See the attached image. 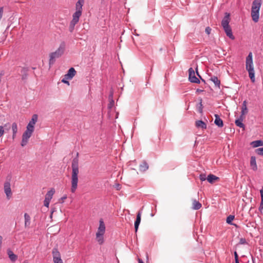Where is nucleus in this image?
Wrapping results in <instances>:
<instances>
[{
	"label": "nucleus",
	"mask_w": 263,
	"mask_h": 263,
	"mask_svg": "<svg viewBox=\"0 0 263 263\" xmlns=\"http://www.w3.org/2000/svg\"><path fill=\"white\" fill-rule=\"evenodd\" d=\"M246 243H247V241L245 238H241L240 239L239 244L244 245Z\"/></svg>",
	"instance_id": "42"
},
{
	"label": "nucleus",
	"mask_w": 263,
	"mask_h": 263,
	"mask_svg": "<svg viewBox=\"0 0 263 263\" xmlns=\"http://www.w3.org/2000/svg\"><path fill=\"white\" fill-rule=\"evenodd\" d=\"M25 217V227H27L30 225V216L27 214H24Z\"/></svg>",
	"instance_id": "29"
},
{
	"label": "nucleus",
	"mask_w": 263,
	"mask_h": 263,
	"mask_svg": "<svg viewBox=\"0 0 263 263\" xmlns=\"http://www.w3.org/2000/svg\"><path fill=\"white\" fill-rule=\"evenodd\" d=\"M104 234L97 233L96 234V239L100 245L103 244L104 242L103 238Z\"/></svg>",
	"instance_id": "24"
},
{
	"label": "nucleus",
	"mask_w": 263,
	"mask_h": 263,
	"mask_svg": "<svg viewBox=\"0 0 263 263\" xmlns=\"http://www.w3.org/2000/svg\"><path fill=\"white\" fill-rule=\"evenodd\" d=\"M215 120L214 121L215 124L219 127H222L223 126V121L220 118L218 115H215Z\"/></svg>",
	"instance_id": "19"
},
{
	"label": "nucleus",
	"mask_w": 263,
	"mask_h": 263,
	"mask_svg": "<svg viewBox=\"0 0 263 263\" xmlns=\"http://www.w3.org/2000/svg\"><path fill=\"white\" fill-rule=\"evenodd\" d=\"M246 68L249 72V76L252 82L254 83L255 81V72L253 65L252 53L250 52L246 58Z\"/></svg>",
	"instance_id": "2"
},
{
	"label": "nucleus",
	"mask_w": 263,
	"mask_h": 263,
	"mask_svg": "<svg viewBox=\"0 0 263 263\" xmlns=\"http://www.w3.org/2000/svg\"><path fill=\"white\" fill-rule=\"evenodd\" d=\"M65 49V44L63 42L61 43L58 49L55 51L50 54V59L49 64L50 65L54 63L55 59L60 57L64 52Z\"/></svg>",
	"instance_id": "3"
},
{
	"label": "nucleus",
	"mask_w": 263,
	"mask_h": 263,
	"mask_svg": "<svg viewBox=\"0 0 263 263\" xmlns=\"http://www.w3.org/2000/svg\"><path fill=\"white\" fill-rule=\"evenodd\" d=\"M199 179L202 181H205L206 179L207 180L205 174H201L199 176Z\"/></svg>",
	"instance_id": "37"
},
{
	"label": "nucleus",
	"mask_w": 263,
	"mask_h": 263,
	"mask_svg": "<svg viewBox=\"0 0 263 263\" xmlns=\"http://www.w3.org/2000/svg\"><path fill=\"white\" fill-rule=\"evenodd\" d=\"M202 206L201 204L196 199L193 200V209L196 210L200 209Z\"/></svg>",
	"instance_id": "28"
},
{
	"label": "nucleus",
	"mask_w": 263,
	"mask_h": 263,
	"mask_svg": "<svg viewBox=\"0 0 263 263\" xmlns=\"http://www.w3.org/2000/svg\"><path fill=\"white\" fill-rule=\"evenodd\" d=\"M53 261L54 263H63V261L61 259V257H53Z\"/></svg>",
	"instance_id": "36"
},
{
	"label": "nucleus",
	"mask_w": 263,
	"mask_h": 263,
	"mask_svg": "<svg viewBox=\"0 0 263 263\" xmlns=\"http://www.w3.org/2000/svg\"><path fill=\"white\" fill-rule=\"evenodd\" d=\"M76 74V71L74 69V68H70L68 71V73L65 74V78L66 79H71Z\"/></svg>",
	"instance_id": "13"
},
{
	"label": "nucleus",
	"mask_w": 263,
	"mask_h": 263,
	"mask_svg": "<svg viewBox=\"0 0 263 263\" xmlns=\"http://www.w3.org/2000/svg\"><path fill=\"white\" fill-rule=\"evenodd\" d=\"M148 168V165L146 161H143L140 165V169L142 171H145Z\"/></svg>",
	"instance_id": "33"
},
{
	"label": "nucleus",
	"mask_w": 263,
	"mask_h": 263,
	"mask_svg": "<svg viewBox=\"0 0 263 263\" xmlns=\"http://www.w3.org/2000/svg\"><path fill=\"white\" fill-rule=\"evenodd\" d=\"M84 4V0H78L76 4V11L73 14V16L79 18L82 13V7Z\"/></svg>",
	"instance_id": "4"
},
{
	"label": "nucleus",
	"mask_w": 263,
	"mask_h": 263,
	"mask_svg": "<svg viewBox=\"0 0 263 263\" xmlns=\"http://www.w3.org/2000/svg\"><path fill=\"white\" fill-rule=\"evenodd\" d=\"M235 263H239V260L235 261ZM250 263H254V261H253V257L252 258V260L250 261Z\"/></svg>",
	"instance_id": "53"
},
{
	"label": "nucleus",
	"mask_w": 263,
	"mask_h": 263,
	"mask_svg": "<svg viewBox=\"0 0 263 263\" xmlns=\"http://www.w3.org/2000/svg\"><path fill=\"white\" fill-rule=\"evenodd\" d=\"M38 116L36 114H34L32 116L31 120L27 126V128L33 130L34 129V125L37 121Z\"/></svg>",
	"instance_id": "7"
},
{
	"label": "nucleus",
	"mask_w": 263,
	"mask_h": 263,
	"mask_svg": "<svg viewBox=\"0 0 263 263\" xmlns=\"http://www.w3.org/2000/svg\"><path fill=\"white\" fill-rule=\"evenodd\" d=\"M202 99H200V102H199L200 106H199V107L198 108V111L200 113H201V114L202 113V109H203V106H202Z\"/></svg>",
	"instance_id": "38"
},
{
	"label": "nucleus",
	"mask_w": 263,
	"mask_h": 263,
	"mask_svg": "<svg viewBox=\"0 0 263 263\" xmlns=\"http://www.w3.org/2000/svg\"><path fill=\"white\" fill-rule=\"evenodd\" d=\"M251 145L253 147H257L260 146H263V141L259 140L252 142Z\"/></svg>",
	"instance_id": "25"
},
{
	"label": "nucleus",
	"mask_w": 263,
	"mask_h": 263,
	"mask_svg": "<svg viewBox=\"0 0 263 263\" xmlns=\"http://www.w3.org/2000/svg\"><path fill=\"white\" fill-rule=\"evenodd\" d=\"M195 125L198 128L202 129H206V124L202 120H197L195 122Z\"/></svg>",
	"instance_id": "17"
},
{
	"label": "nucleus",
	"mask_w": 263,
	"mask_h": 263,
	"mask_svg": "<svg viewBox=\"0 0 263 263\" xmlns=\"http://www.w3.org/2000/svg\"><path fill=\"white\" fill-rule=\"evenodd\" d=\"M7 254L9 256V258L12 262H14L17 260V256L14 254L12 251H11L10 249L7 250Z\"/></svg>",
	"instance_id": "18"
},
{
	"label": "nucleus",
	"mask_w": 263,
	"mask_h": 263,
	"mask_svg": "<svg viewBox=\"0 0 263 263\" xmlns=\"http://www.w3.org/2000/svg\"><path fill=\"white\" fill-rule=\"evenodd\" d=\"M4 12V9L3 7H0V19L2 17Z\"/></svg>",
	"instance_id": "49"
},
{
	"label": "nucleus",
	"mask_w": 263,
	"mask_h": 263,
	"mask_svg": "<svg viewBox=\"0 0 263 263\" xmlns=\"http://www.w3.org/2000/svg\"><path fill=\"white\" fill-rule=\"evenodd\" d=\"M231 21L230 13L226 12L224 13V16L221 21L222 27L229 26V23Z\"/></svg>",
	"instance_id": "8"
},
{
	"label": "nucleus",
	"mask_w": 263,
	"mask_h": 263,
	"mask_svg": "<svg viewBox=\"0 0 263 263\" xmlns=\"http://www.w3.org/2000/svg\"><path fill=\"white\" fill-rule=\"evenodd\" d=\"M55 193V190L54 189H51L50 191H49L45 195V198L49 199L51 200L52 198L53 194Z\"/></svg>",
	"instance_id": "26"
},
{
	"label": "nucleus",
	"mask_w": 263,
	"mask_h": 263,
	"mask_svg": "<svg viewBox=\"0 0 263 263\" xmlns=\"http://www.w3.org/2000/svg\"><path fill=\"white\" fill-rule=\"evenodd\" d=\"M189 81L192 83H194L196 84H199L200 81L198 78H197L195 74V71L192 68H190L189 69Z\"/></svg>",
	"instance_id": "6"
},
{
	"label": "nucleus",
	"mask_w": 263,
	"mask_h": 263,
	"mask_svg": "<svg viewBox=\"0 0 263 263\" xmlns=\"http://www.w3.org/2000/svg\"><path fill=\"white\" fill-rule=\"evenodd\" d=\"M205 31L208 34H210L211 31V28L210 27H207L205 28Z\"/></svg>",
	"instance_id": "45"
},
{
	"label": "nucleus",
	"mask_w": 263,
	"mask_h": 263,
	"mask_svg": "<svg viewBox=\"0 0 263 263\" xmlns=\"http://www.w3.org/2000/svg\"><path fill=\"white\" fill-rule=\"evenodd\" d=\"M68 79H66L65 78V75L64 76V78H63L62 80V82L65 83V84H67L68 85H69V82L67 81Z\"/></svg>",
	"instance_id": "46"
},
{
	"label": "nucleus",
	"mask_w": 263,
	"mask_h": 263,
	"mask_svg": "<svg viewBox=\"0 0 263 263\" xmlns=\"http://www.w3.org/2000/svg\"><path fill=\"white\" fill-rule=\"evenodd\" d=\"M255 152L257 155L263 156V147L256 148Z\"/></svg>",
	"instance_id": "35"
},
{
	"label": "nucleus",
	"mask_w": 263,
	"mask_h": 263,
	"mask_svg": "<svg viewBox=\"0 0 263 263\" xmlns=\"http://www.w3.org/2000/svg\"><path fill=\"white\" fill-rule=\"evenodd\" d=\"M53 258L61 257V254L57 248H53L52 251Z\"/></svg>",
	"instance_id": "32"
},
{
	"label": "nucleus",
	"mask_w": 263,
	"mask_h": 263,
	"mask_svg": "<svg viewBox=\"0 0 263 263\" xmlns=\"http://www.w3.org/2000/svg\"><path fill=\"white\" fill-rule=\"evenodd\" d=\"M260 196H261V201H263V187L260 190Z\"/></svg>",
	"instance_id": "51"
},
{
	"label": "nucleus",
	"mask_w": 263,
	"mask_h": 263,
	"mask_svg": "<svg viewBox=\"0 0 263 263\" xmlns=\"http://www.w3.org/2000/svg\"><path fill=\"white\" fill-rule=\"evenodd\" d=\"M243 117H242V116H240L238 119L235 120V123L237 126H238L240 128H244L245 125L242 122L243 121Z\"/></svg>",
	"instance_id": "22"
},
{
	"label": "nucleus",
	"mask_w": 263,
	"mask_h": 263,
	"mask_svg": "<svg viewBox=\"0 0 263 263\" xmlns=\"http://www.w3.org/2000/svg\"><path fill=\"white\" fill-rule=\"evenodd\" d=\"M141 214L140 211H139L137 214L136 219L135 221V229L136 232L138 231V227L141 221Z\"/></svg>",
	"instance_id": "16"
},
{
	"label": "nucleus",
	"mask_w": 263,
	"mask_h": 263,
	"mask_svg": "<svg viewBox=\"0 0 263 263\" xmlns=\"http://www.w3.org/2000/svg\"><path fill=\"white\" fill-rule=\"evenodd\" d=\"M67 198V196L66 195H65L63 197H62V198H61L59 200V202L60 203H63L64 200Z\"/></svg>",
	"instance_id": "47"
},
{
	"label": "nucleus",
	"mask_w": 263,
	"mask_h": 263,
	"mask_svg": "<svg viewBox=\"0 0 263 263\" xmlns=\"http://www.w3.org/2000/svg\"><path fill=\"white\" fill-rule=\"evenodd\" d=\"M210 80L212 81L215 85L216 86L220 88V81L216 76L211 77Z\"/></svg>",
	"instance_id": "23"
},
{
	"label": "nucleus",
	"mask_w": 263,
	"mask_h": 263,
	"mask_svg": "<svg viewBox=\"0 0 263 263\" xmlns=\"http://www.w3.org/2000/svg\"><path fill=\"white\" fill-rule=\"evenodd\" d=\"M109 103L108 104V108L111 109L114 105V101L113 99L109 100Z\"/></svg>",
	"instance_id": "39"
},
{
	"label": "nucleus",
	"mask_w": 263,
	"mask_h": 263,
	"mask_svg": "<svg viewBox=\"0 0 263 263\" xmlns=\"http://www.w3.org/2000/svg\"><path fill=\"white\" fill-rule=\"evenodd\" d=\"M4 191L6 196L9 199L12 196V192L10 187V183L9 182H6L4 183Z\"/></svg>",
	"instance_id": "9"
},
{
	"label": "nucleus",
	"mask_w": 263,
	"mask_h": 263,
	"mask_svg": "<svg viewBox=\"0 0 263 263\" xmlns=\"http://www.w3.org/2000/svg\"><path fill=\"white\" fill-rule=\"evenodd\" d=\"M250 166L254 171L257 170V166L256 162V158L255 156H251L250 159Z\"/></svg>",
	"instance_id": "20"
},
{
	"label": "nucleus",
	"mask_w": 263,
	"mask_h": 263,
	"mask_svg": "<svg viewBox=\"0 0 263 263\" xmlns=\"http://www.w3.org/2000/svg\"><path fill=\"white\" fill-rule=\"evenodd\" d=\"M138 262H139V263H144L143 261V260L141 259H140V258H138Z\"/></svg>",
	"instance_id": "54"
},
{
	"label": "nucleus",
	"mask_w": 263,
	"mask_h": 263,
	"mask_svg": "<svg viewBox=\"0 0 263 263\" xmlns=\"http://www.w3.org/2000/svg\"><path fill=\"white\" fill-rule=\"evenodd\" d=\"M12 130L13 132L12 138L14 139L17 132V125L15 122L13 123L12 124Z\"/></svg>",
	"instance_id": "27"
},
{
	"label": "nucleus",
	"mask_w": 263,
	"mask_h": 263,
	"mask_svg": "<svg viewBox=\"0 0 263 263\" xmlns=\"http://www.w3.org/2000/svg\"><path fill=\"white\" fill-rule=\"evenodd\" d=\"M28 71V69L27 68L24 67L22 69V72L23 73L22 76V79L23 80H26L27 78L28 77V73L27 72Z\"/></svg>",
	"instance_id": "31"
},
{
	"label": "nucleus",
	"mask_w": 263,
	"mask_h": 263,
	"mask_svg": "<svg viewBox=\"0 0 263 263\" xmlns=\"http://www.w3.org/2000/svg\"><path fill=\"white\" fill-rule=\"evenodd\" d=\"M50 200H49V199L45 198V200L44 201V206L48 208L49 206V204Z\"/></svg>",
	"instance_id": "40"
},
{
	"label": "nucleus",
	"mask_w": 263,
	"mask_h": 263,
	"mask_svg": "<svg viewBox=\"0 0 263 263\" xmlns=\"http://www.w3.org/2000/svg\"><path fill=\"white\" fill-rule=\"evenodd\" d=\"M222 27L227 35L231 40H234L235 36L233 34L232 29L230 26Z\"/></svg>",
	"instance_id": "10"
},
{
	"label": "nucleus",
	"mask_w": 263,
	"mask_h": 263,
	"mask_svg": "<svg viewBox=\"0 0 263 263\" xmlns=\"http://www.w3.org/2000/svg\"><path fill=\"white\" fill-rule=\"evenodd\" d=\"M262 210H263V201H261V202L260 203L259 207V210L260 212H261Z\"/></svg>",
	"instance_id": "50"
},
{
	"label": "nucleus",
	"mask_w": 263,
	"mask_h": 263,
	"mask_svg": "<svg viewBox=\"0 0 263 263\" xmlns=\"http://www.w3.org/2000/svg\"><path fill=\"white\" fill-rule=\"evenodd\" d=\"M196 73H197V75L198 76V77H199V78L201 80V81H202V82H204V83H205V80H204V79H203L202 78V77L199 75V73H198V68H197V67H196Z\"/></svg>",
	"instance_id": "44"
},
{
	"label": "nucleus",
	"mask_w": 263,
	"mask_h": 263,
	"mask_svg": "<svg viewBox=\"0 0 263 263\" xmlns=\"http://www.w3.org/2000/svg\"><path fill=\"white\" fill-rule=\"evenodd\" d=\"M248 112V109L247 107V102L244 101L242 103L241 115L240 116H243L245 114Z\"/></svg>",
	"instance_id": "30"
},
{
	"label": "nucleus",
	"mask_w": 263,
	"mask_h": 263,
	"mask_svg": "<svg viewBox=\"0 0 263 263\" xmlns=\"http://www.w3.org/2000/svg\"><path fill=\"white\" fill-rule=\"evenodd\" d=\"M234 218H235L234 215H229V216H228V217L227 218V220H226L228 224H233L232 222L234 219ZM233 225L237 226L236 224H233Z\"/></svg>",
	"instance_id": "34"
},
{
	"label": "nucleus",
	"mask_w": 263,
	"mask_h": 263,
	"mask_svg": "<svg viewBox=\"0 0 263 263\" xmlns=\"http://www.w3.org/2000/svg\"><path fill=\"white\" fill-rule=\"evenodd\" d=\"M79 18L76 17L72 16V20L70 23L69 30L70 32H72L74 28L75 25L78 23Z\"/></svg>",
	"instance_id": "11"
},
{
	"label": "nucleus",
	"mask_w": 263,
	"mask_h": 263,
	"mask_svg": "<svg viewBox=\"0 0 263 263\" xmlns=\"http://www.w3.org/2000/svg\"><path fill=\"white\" fill-rule=\"evenodd\" d=\"M4 133V127L3 126H0V137H2Z\"/></svg>",
	"instance_id": "43"
},
{
	"label": "nucleus",
	"mask_w": 263,
	"mask_h": 263,
	"mask_svg": "<svg viewBox=\"0 0 263 263\" xmlns=\"http://www.w3.org/2000/svg\"><path fill=\"white\" fill-rule=\"evenodd\" d=\"M53 228H56V230H56V231H57V233H58V232L60 231V228H58V227H57V228H55V227H54V226H53V227H51L50 228V229H53Z\"/></svg>",
	"instance_id": "52"
},
{
	"label": "nucleus",
	"mask_w": 263,
	"mask_h": 263,
	"mask_svg": "<svg viewBox=\"0 0 263 263\" xmlns=\"http://www.w3.org/2000/svg\"><path fill=\"white\" fill-rule=\"evenodd\" d=\"M79 153L77 154V157L73 158L72 161V175L71 192L74 193L78 187L79 171Z\"/></svg>",
	"instance_id": "1"
},
{
	"label": "nucleus",
	"mask_w": 263,
	"mask_h": 263,
	"mask_svg": "<svg viewBox=\"0 0 263 263\" xmlns=\"http://www.w3.org/2000/svg\"><path fill=\"white\" fill-rule=\"evenodd\" d=\"M202 91H203V90H201V89H197L196 90V92H202Z\"/></svg>",
	"instance_id": "55"
},
{
	"label": "nucleus",
	"mask_w": 263,
	"mask_h": 263,
	"mask_svg": "<svg viewBox=\"0 0 263 263\" xmlns=\"http://www.w3.org/2000/svg\"><path fill=\"white\" fill-rule=\"evenodd\" d=\"M113 95H114V91L112 89H111L109 92V95L108 96V99L111 100L113 99Z\"/></svg>",
	"instance_id": "41"
},
{
	"label": "nucleus",
	"mask_w": 263,
	"mask_h": 263,
	"mask_svg": "<svg viewBox=\"0 0 263 263\" xmlns=\"http://www.w3.org/2000/svg\"><path fill=\"white\" fill-rule=\"evenodd\" d=\"M234 257H235V261H238L239 260L238 255L236 251L234 252Z\"/></svg>",
	"instance_id": "48"
},
{
	"label": "nucleus",
	"mask_w": 263,
	"mask_h": 263,
	"mask_svg": "<svg viewBox=\"0 0 263 263\" xmlns=\"http://www.w3.org/2000/svg\"><path fill=\"white\" fill-rule=\"evenodd\" d=\"M105 231V226L102 219H101L99 221V227L98 229L97 233L104 234Z\"/></svg>",
	"instance_id": "14"
},
{
	"label": "nucleus",
	"mask_w": 263,
	"mask_h": 263,
	"mask_svg": "<svg viewBox=\"0 0 263 263\" xmlns=\"http://www.w3.org/2000/svg\"><path fill=\"white\" fill-rule=\"evenodd\" d=\"M251 16L253 21L257 23L259 20V11L251 10Z\"/></svg>",
	"instance_id": "21"
},
{
	"label": "nucleus",
	"mask_w": 263,
	"mask_h": 263,
	"mask_svg": "<svg viewBox=\"0 0 263 263\" xmlns=\"http://www.w3.org/2000/svg\"><path fill=\"white\" fill-rule=\"evenodd\" d=\"M33 131V130L27 128V129L22 135V140L21 142L22 146L23 147L27 144L28 139L31 136Z\"/></svg>",
	"instance_id": "5"
},
{
	"label": "nucleus",
	"mask_w": 263,
	"mask_h": 263,
	"mask_svg": "<svg viewBox=\"0 0 263 263\" xmlns=\"http://www.w3.org/2000/svg\"><path fill=\"white\" fill-rule=\"evenodd\" d=\"M219 178L215 176L214 175H213V174H209L208 176H207V180L208 181L211 183V184H213L214 183V182H215L216 181H218L219 180Z\"/></svg>",
	"instance_id": "15"
},
{
	"label": "nucleus",
	"mask_w": 263,
	"mask_h": 263,
	"mask_svg": "<svg viewBox=\"0 0 263 263\" xmlns=\"http://www.w3.org/2000/svg\"><path fill=\"white\" fill-rule=\"evenodd\" d=\"M261 6V0H254L253 2L251 10L259 11Z\"/></svg>",
	"instance_id": "12"
}]
</instances>
